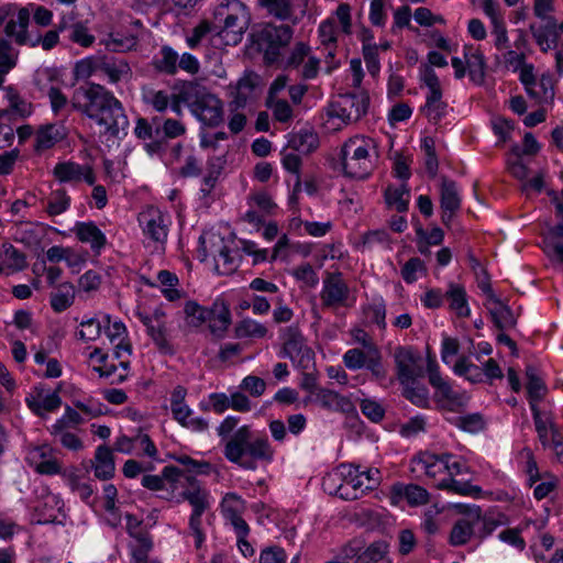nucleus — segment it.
I'll list each match as a JSON object with an SVG mask.
<instances>
[{"label": "nucleus", "instance_id": "obj_36", "mask_svg": "<svg viewBox=\"0 0 563 563\" xmlns=\"http://www.w3.org/2000/svg\"><path fill=\"white\" fill-rule=\"evenodd\" d=\"M421 80L428 87L429 92L424 104H433L442 100V88L438 75L430 66H424Z\"/></svg>", "mask_w": 563, "mask_h": 563}, {"label": "nucleus", "instance_id": "obj_13", "mask_svg": "<svg viewBox=\"0 0 563 563\" xmlns=\"http://www.w3.org/2000/svg\"><path fill=\"white\" fill-rule=\"evenodd\" d=\"M144 233L155 242L164 243L168 235V217L156 208H148L139 216Z\"/></svg>", "mask_w": 563, "mask_h": 563}, {"label": "nucleus", "instance_id": "obj_47", "mask_svg": "<svg viewBox=\"0 0 563 563\" xmlns=\"http://www.w3.org/2000/svg\"><path fill=\"white\" fill-rule=\"evenodd\" d=\"M455 374L460 376H464L467 380L472 383H479L483 380L484 372L483 369L468 362L466 357H461L454 365Z\"/></svg>", "mask_w": 563, "mask_h": 563}, {"label": "nucleus", "instance_id": "obj_61", "mask_svg": "<svg viewBox=\"0 0 563 563\" xmlns=\"http://www.w3.org/2000/svg\"><path fill=\"white\" fill-rule=\"evenodd\" d=\"M292 275L297 280L302 282L307 287H314L319 283L318 275L310 264H305L297 267Z\"/></svg>", "mask_w": 563, "mask_h": 563}, {"label": "nucleus", "instance_id": "obj_16", "mask_svg": "<svg viewBox=\"0 0 563 563\" xmlns=\"http://www.w3.org/2000/svg\"><path fill=\"white\" fill-rule=\"evenodd\" d=\"M283 352L285 356L295 361L297 358H310L312 352L305 344V339L298 327L290 325L282 330Z\"/></svg>", "mask_w": 563, "mask_h": 563}, {"label": "nucleus", "instance_id": "obj_25", "mask_svg": "<svg viewBox=\"0 0 563 563\" xmlns=\"http://www.w3.org/2000/svg\"><path fill=\"white\" fill-rule=\"evenodd\" d=\"M462 199L454 180L442 177L440 186V208L441 210L459 211Z\"/></svg>", "mask_w": 563, "mask_h": 563}, {"label": "nucleus", "instance_id": "obj_28", "mask_svg": "<svg viewBox=\"0 0 563 563\" xmlns=\"http://www.w3.org/2000/svg\"><path fill=\"white\" fill-rule=\"evenodd\" d=\"M76 235L79 241L89 243L91 249L99 252L106 244L104 234L97 228L92 222L89 223H77Z\"/></svg>", "mask_w": 563, "mask_h": 563}, {"label": "nucleus", "instance_id": "obj_43", "mask_svg": "<svg viewBox=\"0 0 563 563\" xmlns=\"http://www.w3.org/2000/svg\"><path fill=\"white\" fill-rule=\"evenodd\" d=\"M448 421L459 427L461 430L471 433L482 431L485 428V421L481 413L454 417L452 419H448Z\"/></svg>", "mask_w": 563, "mask_h": 563}, {"label": "nucleus", "instance_id": "obj_20", "mask_svg": "<svg viewBox=\"0 0 563 563\" xmlns=\"http://www.w3.org/2000/svg\"><path fill=\"white\" fill-rule=\"evenodd\" d=\"M433 400L439 410L451 412H462L467 404V397L453 390L450 384L443 385L440 390H435Z\"/></svg>", "mask_w": 563, "mask_h": 563}, {"label": "nucleus", "instance_id": "obj_5", "mask_svg": "<svg viewBox=\"0 0 563 563\" xmlns=\"http://www.w3.org/2000/svg\"><path fill=\"white\" fill-rule=\"evenodd\" d=\"M30 11L27 8H21L18 11L16 20L11 19L5 25V34L13 36L19 45L30 44L32 47L41 44L42 48L49 51L58 43V34L62 33L58 30V24L55 30H51L45 33L44 36H37L34 41L30 40L26 29L30 22Z\"/></svg>", "mask_w": 563, "mask_h": 563}, {"label": "nucleus", "instance_id": "obj_35", "mask_svg": "<svg viewBox=\"0 0 563 563\" xmlns=\"http://www.w3.org/2000/svg\"><path fill=\"white\" fill-rule=\"evenodd\" d=\"M27 407L40 417H44L45 412H52L59 408L62 405V398L57 391L46 395L43 399H36L35 397L26 398Z\"/></svg>", "mask_w": 563, "mask_h": 563}, {"label": "nucleus", "instance_id": "obj_55", "mask_svg": "<svg viewBox=\"0 0 563 563\" xmlns=\"http://www.w3.org/2000/svg\"><path fill=\"white\" fill-rule=\"evenodd\" d=\"M101 70L109 77L111 82H118L130 73V67L124 60L103 62Z\"/></svg>", "mask_w": 563, "mask_h": 563}, {"label": "nucleus", "instance_id": "obj_40", "mask_svg": "<svg viewBox=\"0 0 563 563\" xmlns=\"http://www.w3.org/2000/svg\"><path fill=\"white\" fill-rule=\"evenodd\" d=\"M404 385L402 395L408 399L411 404L420 408H429V390L423 385H416V380L413 383H407Z\"/></svg>", "mask_w": 563, "mask_h": 563}, {"label": "nucleus", "instance_id": "obj_29", "mask_svg": "<svg viewBox=\"0 0 563 563\" xmlns=\"http://www.w3.org/2000/svg\"><path fill=\"white\" fill-rule=\"evenodd\" d=\"M257 2L268 15L282 21L291 20L292 24L297 23V18L291 19L294 15L291 0H257Z\"/></svg>", "mask_w": 563, "mask_h": 563}, {"label": "nucleus", "instance_id": "obj_22", "mask_svg": "<svg viewBox=\"0 0 563 563\" xmlns=\"http://www.w3.org/2000/svg\"><path fill=\"white\" fill-rule=\"evenodd\" d=\"M95 476L100 481H108L114 476L115 463L112 450L106 445H99L91 461Z\"/></svg>", "mask_w": 563, "mask_h": 563}, {"label": "nucleus", "instance_id": "obj_49", "mask_svg": "<svg viewBox=\"0 0 563 563\" xmlns=\"http://www.w3.org/2000/svg\"><path fill=\"white\" fill-rule=\"evenodd\" d=\"M266 107L273 111L274 119L278 122L286 123L292 119V109L285 99L266 98Z\"/></svg>", "mask_w": 563, "mask_h": 563}, {"label": "nucleus", "instance_id": "obj_15", "mask_svg": "<svg viewBox=\"0 0 563 563\" xmlns=\"http://www.w3.org/2000/svg\"><path fill=\"white\" fill-rule=\"evenodd\" d=\"M58 30L67 34L68 41L81 47H90L96 41L95 35L89 32L86 23L76 20L73 14L62 16L58 22Z\"/></svg>", "mask_w": 563, "mask_h": 563}, {"label": "nucleus", "instance_id": "obj_6", "mask_svg": "<svg viewBox=\"0 0 563 563\" xmlns=\"http://www.w3.org/2000/svg\"><path fill=\"white\" fill-rule=\"evenodd\" d=\"M368 106L369 96L365 91L340 93L329 104L328 114L344 123L356 122L366 114Z\"/></svg>", "mask_w": 563, "mask_h": 563}, {"label": "nucleus", "instance_id": "obj_44", "mask_svg": "<svg viewBox=\"0 0 563 563\" xmlns=\"http://www.w3.org/2000/svg\"><path fill=\"white\" fill-rule=\"evenodd\" d=\"M387 543L385 541H375L369 544L366 549L361 551V555L357 558V563H378L384 560L387 553Z\"/></svg>", "mask_w": 563, "mask_h": 563}, {"label": "nucleus", "instance_id": "obj_57", "mask_svg": "<svg viewBox=\"0 0 563 563\" xmlns=\"http://www.w3.org/2000/svg\"><path fill=\"white\" fill-rule=\"evenodd\" d=\"M363 57L368 73L375 77L379 73L378 46L376 44L363 45Z\"/></svg>", "mask_w": 563, "mask_h": 563}, {"label": "nucleus", "instance_id": "obj_23", "mask_svg": "<svg viewBox=\"0 0 563 563\" xmlns=\"http://www.w3.org/2000/svg\"><path fill=\"white\" fill-rule=\"evenodd\" d=\"M209 317L207 322L209 323L210 331L222 336L231 324V313L229 308L223 301H214L210 308H208Z\"/></svg>", "mask_w": 563, "mask_h": 563}, {"label": "nucleus", "instance_id": "obj_48", "mask_svg": "<svg viewBox=\"0 0 563 563\" xmlns=\"http://www.w3.org/2000/svg\"><path fill=\"white\" fill-rule=\"evenodd\" d=\"M158 282L166 286L167 288L163 289V295L169 301H175L181 297V294L175 287L179 284V279L176 274L163 269L157 274Z\"/></svg>", "mask_w": 563, "mask_h": 563}, {"label": "nucleus", "instance_id": "obj_50", "mask_svg": "<svg viewBox=\"0 0 563 563\" xmlns=\"http://www.w3.org/2000/svg\"><path fill=\"white\" fill-rule=\"evenodd\" d=\"M184 311L188 324L192 327H200L207 322L209 317L208 308L198 305L196 301H188Z\"/></svg>", "mask_w": 563, "mask_h": 563}, {"label": "nucleus", "instance_id": "obj_53", "mask_svg": "<svg viewBox=\"0 0 563 563\" xmlns=\"http://www.w3.org/2000/svg\"><path fill=\"white\" fill-rule=\"evenodd\" d=\"M368 361L365 367L371 371L372 375L379 380L385 379L387 372L382 362L380 351L376 345H368Z\"/></svg>", "mask_w": 563, "mask_h": 563}, {"label": "nucleus", "instance_id": "obj_11", "mask_svg": "<svg viewBox=\"0 0 563 563\" xmlns=\"http://www.w3.org/2000/svg\"><path fill=\"white\" fill-rule=\"evenodd\" d=\"M247 26L249 14L245 8L236 2L233 11L228 12L224 16L223 27L219 34L225 40L227 44L235 45L241 42Z\"/></svg>", "mask_w": 563, "mask_h": 563}, {"label": "nucleus", "instance_id": "obj_24", "mask_svg": "<svg viewBox=\"0 0 563 563\" xmlns=\"http://www.w3.org/2000/svg\"><path fill=\"white\" fill-rule=\"evenodd\" d=\"M75 295V287L71 283L65 282L57 285L49 296L52 309L57 313L65 311L73 306Z\"/></svg>", "mask_w": 563, "mask_h": 563}, {"label": "nucleus", "instance_id": "obj_30", "mask_svg": "<svg viewBox=\"0 0 563 563\" xmlns=\"http://www.w3.org/2000/svg\"><path fill=\"white\" fill-rule=\"evenodd\" d=\"M318 135L308 130L294 133L288 141L289 148L303 154L311 153L318 147Z\"/></svg>", "mask_w": 563, "mask_h": 563}, {"label": "nucleus", "instance_id": "obj_4", "mask_svg": "<svg viewBox=\"0 0 563 563\" xmlns=\"http://www.w3.org/2000/svg\"><path fill=\"white\" fill-rule=\"evenodd\" d=\"M371 148H374L372 140L355 137L344 143L341 148V161L346 176L364 179L372 173Z\"/></svg>", "mask_w": 563, "mask_h": 563}, {"label": "nucleus", "instance_id": "obj_42", "mask_svg": "<svg viewBox=\"0 0 563 563\" xmlns=\"http://www.w3.org/2000/svg\"><path fill=\"white\" fill-rule=\"evenodd\" d=\"M266 333V327L252 319H243L234 328V334L239 339L264 338Z\"/></svg>", "mask_w": 563, "mask_h": 563}, {"label": "nucleus", "instance_id": "obj_64", "mask_svg": "<svg viewBox=\"0 0 563 563\" xmlns=\"http://www.w3.org/2000/svg\"><path fill=\"white\" fill-rule=\"evenodd\" d=\"M47 96L51 102L52 111L55 114H58L68 106V103H70L66 95L58 87L52 86L47 91Z\"/></svg>", "mask_w": 563, "mask_h": 563}, {"label": "nucleus", "instance_id": "obj_26", "mask_svg": "<svg viewBox=\"0 0 563 563\" xmlns=\"http://www.w3.org/2000/svg\"><path fill=\"white\" fill-rule=\"evenodd\" d=\"M526 377H527V394L530 402V408L532 409V404H538L541 401L547 391L548 388L543 382V379L539 376L538 369L532 366L528 365L526 367Z\"/></svg>", "mask_w": 563, "mask_h": 563}, {"label": "nucleus", "instance_id": "obj_33", "mask_svg": "<svg viewBox=\"0 0 563 563\" xmlns=\"http://www.w3.org/2000/svg\"><path fill=\"white\" fill-rule=\"evenodd\" d=\"M450 459L451 454L437 455L430 452H421L412 460V463L420 466L428 476L434 477L441 468L439 463L443 465Z\"/></svg>", "mask_w": 563, "mask_h": 563}, {"label": "nucleus", "instance_id": "obj_32", "mask_svg": "<svg viewBox=\"0 0 563 563\" xmlns=\"http://www.w3.org/2000/svg\"><path fill=\"white\" fill-rule=\"evenodd\" d=\"M393 492L399 497H404L410 506L423 505L429 499L428 492L415 484L409 485H394Z\"/></svg>", "mask_w": 563, "mask_h": 563}, {"label": "nucleus", "instance_id": "obj_46", "mask_svg": "<svg viewBox=\"0 0 563 563\" xmlns=\"http://www.w3.org/2000/svg\"><path fill=\"white\" fill-rule=\"evenodd\" d=\"M365 482L363 481V474L358 473V477H354L352 482L341 483L338 487V494L345 500H355L361 497L366 490Z\"/></svg>", "mask_w": 563, "mask_h": 563}, {"label": "nucleus", "instance_id": "obj_52", "mask_svg": "<svg viewBox=\"0 0 563 563\" xmlns=\"http://www.w3.org/2000/svg\"><path fill=\"white\" fill-rule=\"evenodd\" d=\"M531 411L533 415L536 431L538 433L539 440L543 446H547V445H549V431H550L549 421H553V420L550 417L542 415L538 405H536V404H532Z\"/></svg>", "mask_w": 563, "mask_h": 563}, {"label": "nucleus", "instance_id": "obj_59", "mask_svg": "<svg viewBox=\"0 0 563 563\" xmlns=\"http://www.w3.org/2000/svg\"><path fill=\"white\" fill-rule=\"evenodd\" d=\"M310 47L303 42H298L292 47L290 55L286 59V68H297L303 59L309 55Z\"/></svg>", "mask_w": 563, "mask_h": 563}, {"label": "nucleus", "instance_id": "obj_63", "mask_svg": "<svg viewBox=\"0 0 563 563\" xmlns=\"http://www.w3.org/2000/svg\"><path fill=\"white\" fill-rule=\"evenodd\" d=\"M169 99L170 97L163 90H151L144 97V101L151 104L158 112H164L168 108Z\"/></svg>", "mask_w": 563, "mask_h": 563}, {"label": "nucleus", "instance_id": "obj_45", "mask_svg": "<svg viewBox=\"0 0 563 563\" xmlns=\"http://www.w3.org/2000/svg\"><path fill=\"white\" fill-rule=\"evenodd\" d=\"M70 203V197L64 188L53 190L48 197L46 211L49 216H58L65 212Z\"/></svg>", "mask_w": 563, "mask_h": 563}, {"label": "nucleus", "instance_id": "obj_38", "mask_svg": "<svg viewBox=\"0 0 563 563\" xmlns=\"http://www.w3.org/2000/svg\"><path fill=\"white\" fill-rule=\"evenodd\" d=\"M385 200L389 207L395 208L398 212H406L409 206V189L406 184L400 187H387L385 190Z\"/></svg>", "mask_w": 563, "mask_h": 563}, {"label": "nucleus", "instance_id": "obj_39", "mask_svg": "<svg viewBox=\"0 0 563 563\" xmlns=\"http://www.w3.org/2000/svg\"><path fill=\"white\" fill-rule=\"evenodd\" d=\"M368 345H375L372 341L363 340V347L361 349H350L343 355L344 365L350 369H358L365 367L368 361Z\"/></svg>", "mask_w": 563, "mask_h": 563}, {"label": "nucleus", "instance_id": "obj_10", "mask_svg": "<svg viewBox=\"0 0 563 563\" xmlns=\"http://www.w3.org/2000/svg\"><path fill=\"white\" fill-rule=\"evenodd\" d=\"M139 319L145 325L147 334L151 336L159 352L173 354L174 349L168 340L165 312L162 309H155L153 313H137Z\"/></svg>", "mask_w": 563, "mask_h": 563}, {"label": "nucleus", "instance_id": "obj_34", "mask_svg": "<svg viewBox=\"0 0 563 563\" xmlns=\"http://www.w3.org/2000/svg\"><path fill=\"white\" fill-rule=\"evenodd\" d=\"M2 264L12 272H19L27 266L25 255L10 243H3L0 253Z\"/></svg>", "mask_w": 563, "mask_h": 563}, {"label": "nucleus", "instance_id": "obj_58", "mask_svg": "<svg viewBox=\"0 0 563 563\" xmlns=\"http://www.w3.org/2000/svg\"><path fill=\"white\" fill-rule=\"evenodd\" d=\"M448 103L439 101L433 104H424L421 107V113L433 124H438L446 114Z\"/></svg>", "mask_w": 563, "mask_h": 563}, {"label": "nucleus", "instance_id": "obj_51", "mask_svg": "<svg viewBox=\"0 0 563 563\" xmlns=\"http://www.w3.org/2000/svg\"><path fill=\"white\" fill-rule=\"evenodd\" d=\"M137 43V40L133 35H121V34H109L108 38L104 40V45L108 49L113 52H125L132 49Z\"/></svg>", "mask_w": 563, "mask_h": 563}, {"label": "nucleus", "instance_id": "obj_27", "mask_svg": "<svg viewBox=\"0 0 563 563\" xmlns=\"http://www.w3.org/2000/svg\"><path fill=\"white\" fill-rule=\"evenodd\" d=\"M444 297L450 302V309L455 311L457 317L465 318L470 316L467 296L465 288L462 285L450 283Z\"/></svg>", "mask_w": 563, "mask_h": 563}, {"label": "nucleus", "instance_id": "obj_9", "mask_svg": "<svg viewBox=\"0 0 563 563\" xmlns=\"http://www.w3.org/2000/svg\"><path fill=\"white\" fill-rule=\"evenodd\" d=\"M395 363L400 384L413 383L424 375L421 356L411 346L396 347Z\"/></svg>", "mask_w": 563, "mask_h": 563}, {"label": "nucleus", "instance_id": "obj_37", "mask_svg": "<svg viewBox=\"0 0 563 563\" xmlns=\"http://www.w3.org/2000/svg\"><path fill=\"white\" fill-rule=\"evenodd\" d=\"M161 58L154 60V67L166 75H175L178 70V53L170 46L164 45L161 48Z\"/></svg>", "mask_w": 563, "mask_h": 563}, {"label": "nucleus", "instance_id": "obj_7", "mask_svg": "<svg viewBox=\"0 0 563 563\" xmlns=\"http://www.w3.org/2000/svg\"><path fill=\"white\" fill-rule=\"evenodd\" d=\"M320 292L321 306L324 309L349 307L350 288L340 272H327Z\"/></svg>", "mask_w": 563, "mask_h": 563}, {"label": "nucleus", "instance_id": "obj_18", "mask_svg": "<svg viewBox=\"0 0 563 563\" xmlns=\"http://www.w3.org/2000/svg\"><path fill=\"white\" fill-rule=\"evenodd\" d=\"M464 512L468 516L470 519H460L451 530L450 543L454 547L465 544L474 532L475 522L481 520L479 507H468Z\"/></svg>", "mask_w": 563, "mask_h": 563}, {"label": "nucleus", "instance_id": "obj_31", "mask_svg": "<svg viewBox=\"0 0 563 563\" xmlns=\"http://www.w3.org/2000/svg\"><path fill=\"white\" fill-rule=\"evenodd\" d=\"M64 137L63 130L55 124H46L38 129L35 139V150L44 151L53 147Z\"/></svg>", "mask_w": 563, "mask_h": 563}, {"label": "nucleus", "instance_id": "obj_17", "mask_svg": "<svg viewBox=\"0 0 563 563\" xmlns=\"http://www.w3.org/2000/svg\"><path fill=\"white\" fill-rule=\"evenodd\" d=\"M303 402L305 405L314 402L327 410L349 412L353 409V405L349 398L322 387H319L313 395H308L303 399Z\"/></svg>", "mask_w": 563, "mask_h": 563}, {"label": "nucleus", "instance_id": "obj_1", "mask_svg": "<svg viewBox=\"0 0 563 563\" xmlns=\"http://www.w3.org/2000/svg\"><path fill=\"white\" fill-rule=\"evenodd\" d=\"M70 107L95 120L97 124L103 125L106 132L113 137H120V133L129 126L122 103L99 84L88 82L76 88Z\"/></svg>", "mask_w": 563, "mask_h": 563}, {"label": "nucleus", "instance_id": "obj_3", "mask_svg": "<svg viewBox=\"0 0 563 563\" xmlns=\"http://www.w3.org/2000/svg\"><path fill=\"white\" fill-rule=\"evenodd\" d=\"M292 26L288 24H275L272 22L260 23L253 26L251 41L260 52L264 53L267 65H274L282 60V51L291 42Z\"/></svg>", "mask_w": 563, "mask_h": 563}, {"label": "nucleus", "instance_id": "obj_54", "mask_svg": "<svg viewBox=\"0 0 563 563\" xmlns=\"http://www.w3.org/2000/svg\"><path fill=\"white\" fill-rule=\"evenodd\" d=\"M213 30L212 23L208 20H201L191 31V34L186 37L187 45L195 49L197 48L203 38L210 34Z\"/></svg>", "mask_w": 563, "mask_h": 563}, {"label": "nucleus", "instance_id": "obj_41", "mask_svg": "<svg viewBox=\"0 0 563 563\" xmlns=\"http://www.w3.org/2000/svg\"><path fill=\"white\" fill-rule=\"evenodd\" d=\"M465 59L470 78L476 84L483 82L485 77L486 63L482 52L476 49L470 55L465 54Z\"/></svg>", "mask_w": 563, "mask_h": 563}, {"label": "nucleus", "instance_id": "obj_60", "mask_svg": "<svg viewBox=\"0 0 563 563\" xmlns=\"http://www.w3.org/2000/svg\"><path fill=\"white\" fill-rule=\"evenodd\" d=\"M364 312L371 322L377 324L382 329L386 327V306L383 301L374 302L367 306L364 309Z\"/></svg>", "mask_w": 563, "mask_h": 563}, {"label": "nucleus", "instance_id": "obj_62", "mask_svg": "<svg viewBox=\"0 0 563 563\" xmlns=\"http://www.w3.org/2000/svg\"><path fill=\"white\" fill-rule=\"evenodd\" d=\"M360 407L363 415L366 416L373 422H379L384 418V408L374 400L362 399Z\"/></svg>", "mask_w": 563, "mask_h": 563}, {"label": "nucleus", "instance_id": "obj_56", "mask_svg": "<svg viewBox=\"0 0 563 563\" xmlns=\"http://www.w3.org/2000/svg\"><path fill=\"white\" fill-rule=\"evenodd\" d=\"M161 131L163 132V139L167 142L168 139H176L184 135L186 133V126L176 119H166L162 128L155 130L156 135H159Z\"/></svg>", "mask_w": 563, "mask_h": 563}, {"label": "nucleus", "instance_id": "obj_2", "mask_svg": "<svg viewBox=\"0 0 563 563\" xmlns=\"http://www.w3.org/2000/svg\"><path fill=\"white\" fill-rule=\"evenodd\" d=\"M274 453L267 435H255L250 426L240 427L223 450L227 460L249 471H255L257 462L271 463Z\"/></svg>", "mask_w": 563, "mask_h": 563}, {"label": "nucleus", "instance_id": "obj_21", "mask_svg": "<svg viewBox=\"0 0 563 563\" xmlns=\"http://www.w3.org/2000/svg\"><path fill=\"white\" fill-rule=\"evenodd\" d=\"M487 289L489 290V306H487V309L495 325L499 330L514 328L517 320L511 309L498 299L489 287Z\"/></svg>", "mask_w": 563, "mask_h": 563}, {"label": "nucleus", "instance_id": "obj_19", "mask_svg": "<svg viewBox=\"0 0 563 563\" xmlns=\"http://www.w3.org/2000/svg\"><path fill=\"white\" fill-rule=\"evenodd\" d=\"M188 486L183 489L180 497L187 500L192 507V511L205 512L210 508L209 492L201 487L194 476L186 477Z\"/></svg>", "mask_w": 563, "mask_h": 563}, {"label": "nucleus", "instance_id": "obj_8", "mask_svg": "<svg viewBox=\"0 0 563 563\" xmlns=\"http://www.w3.org/2000/svg\"><path fill=\"white\" fill-rule=\"evenodd\" d=\"M189 108L192 114L206 125L218 126L223 121L222 101L205 90L196 91Z\"/></svg>", "mask_w": 563, "mask_h": 563}, {"label": "nucleus", "instance_id": "obj_14", "mask_svg": "<svg viewBox=\"0 0 563 563\" xmlns=\"http://www.w3.org/2000/svg\"><path fill=\"white\" fill-rule=\"evenodd\" d=\"M257 86L258 76L254 73L245 74L240 78L231 92L232 100L229 102L230 112L244 109L250 101H253Z\"/></svg>", "mask_w": 563, "mask_h": 563}, {"label": "nucleus", "instance_id": "obj_12", "mask_svg": "<svg viewBox=\"0 0 563 563\" xmlns=\"http://www.w3.org/2000/svg\"><path fill=\"white\" fill-rule=\"evenodd\" d=\"M53 175L60 183L78 184L85 180L88 185H93L96 181V175L90 165H80L70 161L57 163Z\"/></svg>", "mask_w": 563, "mask_h": 563}]
</instances>
